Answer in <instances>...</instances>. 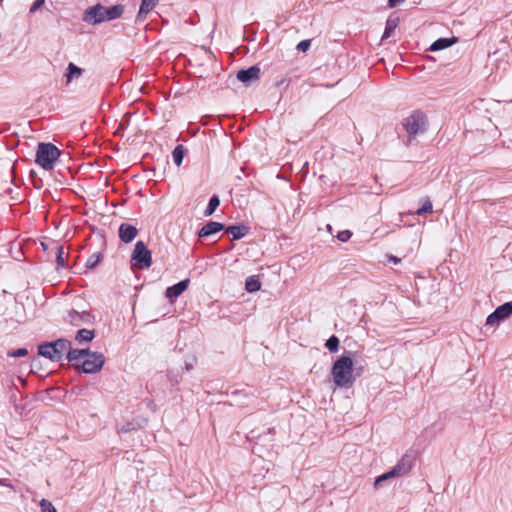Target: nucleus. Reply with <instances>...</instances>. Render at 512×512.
I'll list each match as a JSON object with an SVG mask.
<instances>
[{
	"mask_svg": "<svg viewBox=\"0 0 512 512\" xmlns=\"http://www.w3.org/2000/svg\"><path fill=\"white\" fill-rule=\"evenodd\" d=\"M67 359L75 368L84 373H96L105 363V357L100 352H91L88 349H74L68 352Z\"/></svg>",
	"mask_w": 512,
	"mask_h": 512,
	"instance_id": "obj_1",
	"label": "nucleus"
},
{
	"mask_svg": "<svg viewBox=\"0 0 512 512\" xmlns=\"http://www.w3.org/2000/svg\"><path fill=\"white\" fill-rule=\"evenodd\" d=\"M331 376L335 387L351 388L356 380L352 358L349 355L340 356L332 365Z\"/></svg>",
	"mask_w": 512,
	"mask_h": 512,
	"instance_id": "obj_2",
	"label": "nucleus"
},
{
	"mask_svg": "<svg viewBox=\"0 0 512 512\" xmlns=\"http://www.w3.org/2000/svg\"><path fill=\"white\" fill-rule=\"evenodd\" d=\"M124 12V6L117 4L111 7H104L101 4H96L89 7L83 14V21L97 25L105 21H111L119 18Z\"/></svg>",
	"mask_w": 512,
	"mask_h": 512,
	"instance_id": "obj_3",
	"label": "nucleus"
},
{
	"mask_svg": "<svg viewBox=\"0 0 512 512\" xmlns=\"http://www.w3.org/2000/svg\"><path fill=\"white\" fill-rule=\"evenodd\" d=\"M72 350L70 341L58 339L54 342L44 343L38 347L39 355L50 359L51 361H60L64 354Z\"/></svg>",
	"mask_w": 512,
	"mask_h": 512,
	"instance_id": "obj_4",
	"label": "nucleus"
},
{
	"mask_svg": "<svg viewBox=\"0 0 512 512\" xmlns=\"http://www.w3.org/2000/svg\"><path fill=\"white\" fill-rule=\"evenodd\" d=\"M60 156L59 149L51 143H40L36 153V163L46 170L53 168Z\"/></svg>",
	"mask_w": 512,
	"mask_h": 512,
	"instance_id": "obj_5",
	"label": "nucleus"
},
{
	"mask_svg": "<svg viewBox=\"0 0 512 512\" xmlns=\"http://www.w3.org/2000/svg\"><path fill=\"white\" fill-rule=\"evenodd\" d=\"M132 267L148 269L152 265V254L143 241H137L130 259Z\"/></svg>",
	"mask_w": 512,
	"mask_h": 512,
	"instance_id": "obj_6",
	"label": "nucleus"
},
{
	"mask_svg": "<svg viewBox=\"0 0 512 512\" xmlns=\"http://www.w3.org/2000/svg\"><path fill=\"white\" fill-rule=\"evenodd\" d=\"M427 119L421 111H413L403 122V128L409 137L424 133L426 130Z\"/></svg>",
	"mask_w": 512,
	"mask_h": 512,
	"instance_id": "obj_7",
	"label": "nucleus"
},
{
	"mask_svg": "<svg viewBox=\"0 0 512 512\" xmlns=\"http://www.w3.org/2000/svg\"><path fill=\"white\" fill-rule=\"evenodd\" d=\"M512 314V303L506 302L498 306L486 319V325H498Z\"/></svg>",
	"mask_w": 512,
	"mask_h": 512,
	"instance_id": "obj_8",
	"label": "nucleus"
},
{
	"mask_svg": "<svg viewBox=\"0 0 512 512\" xmlns=\"http://www.w3.org/2000/svg\"><path fill=\"white\" fill-rule=\"evenodd\" d=\"M94 320V317L88 311L78 312L76 310H70L67 314L66 321L73 326H81L83 324H90Z\"/></svg>",
	"mask_w": 512,
	"mask_h": 512,
	"instance_id": "obj_9",
	"label": "nucleus"
},
{
	"mask_svg": "<svg viewBox=\"0 0 512 512\" xmlns=\"http://www.w3.org/2000/svg\"><path fill=\"white\" fill-rule=\"evenodd\" d=\"M414 465V458L409 454H405L401 457V459L397 462V464L392 468V473L397 476V478L402 477L408 474Z\"/></svg>",
	"mask_w": 512,
	"mask_h": 512,
	"instance_id": "obj_10",
	"label": "nucleus"
},
{
	"mask_svg": "<svg viewBox=\"0 0 512 512\" xmlns=\"http://www.w3.org/2000/svg\"><path fill=\"white\" fill-rule=\"evenodd\" d=\"M260 73V68L254 65L248 69L239 70L237 72V79L245 85H250L259 80Z\"/></svg>",
	"mask_w": 512,
	"mask_h": 512,
	"instance_id": "obj_11",
	"label": "nucleus"
},
{
	"mask_svg": "<svg viewBox=\"0 0 512 512\" xmlns=\"http://www.w3.org/2000/svg\"><path fill=\"white\" fill-rule=\"evenodd\" d=\"M119 238L124 243L132 242L138 235V230L135 226L129 223H122L119 227Z\"/></svg>",
	"mask_w": 512,
	"mask_h": 512,
	"instance_id": "obj_12",
	"label": "nucleus"
},
{
	"mask_svg": "<svg viewBox=\"0 0 512 512\" xmlns=\"http://www.w3.org/2000/svg\"><path fill=\"white\" fill-rule=\"evenodd\" d=\"M189 283L190 280L185 279L171 287H168L166 290V297L169 298L171 301L177 298L188 288Z\"/></svg>",
	"mask_w": 512,
	"mask_h": 512,
	"instance_id": "obj_13",
	"label": "nucleus"
},
{
	"mask_svg": "<svg viewBox=\"0 0 512 512\" xmlns=\"http://www.w3.org/2000/svg\"><path fill=\"white\" fill-rule=\"evenodd\" d=\"M223 228V224L219 222L210 221L200 229L198 236L200 238L209 237L213 234L220 232Z\"/></svg>",
	"mask_w": 512,
	"mask_h": 512,
	"instance_id": "obj_14",
	"label": "nucleus"
},
{
	"mask_svg": "<svg viewBox=\"0 0 512 512\" xmlns=\"http://www.w3.org/2000/svg\"><path fill=\"white\" fill-rule=\"evenodd\" d=\"M249 231V228L245 225H232L226 228V233L232 237V240H238L243 238Z\"/></svg>",
	"mask_w": 512,
	"mask_h": 512,
	"instance_id": "obj_15",
	"label": "nucleus"
},
{
	"mask_svg": "<svg viewBox=\"0 0 512 512\" xmlns=\"http://www.w3.org/2000/svg\"><path fill=\"white\" fill-rule=\"evenodd\" d=\"M83 70L75 65L74 63H69L67 66V70L65 73L66 85H69L72 80L78 79L82 76Z\"/></svg>",
	"mask_w": 512,
	"mask_h": 512,
	"instance_id": "obj_16",
	"label": "nucleus"
},
{
	"mask_svg": "<svg viewBox=\"0 0 512 512\" xmlns=\"http://www.w3.org/2000/svg\"><path fill=\"white\" fill-rule=\"evenodd\" d=\"M457 42L456 37L452 38H439L430 47L431 51H439L448 48Z\"/></svg>",
	"mask_w": 512,
	"mask_h": 512,
	"instance_id": "obj_17",
	"label": "nucleus"
},
{
	"mask_svg": "<svg viewBox=\"0 0 512 512\" xmlns=\"http://www.w3.org/2000/svg\"><path fill=\"white\" fill-rule=\"evenodd\" d=\"M94 336L95 334L93 330L80 329L77 331L75 339L79 343L90 342L93 340Z\"/></svg>",
	"mask_w": 512,
	"mask_h": 512,
	"instance_id": "obj_18",
	"label": "nucleus"
},
{
	"mask_svg": "<svg viewBox=\"0 0 512 512\" xmlns=\"http://www.w3.org/2000/svg\"><path fill=\"white\" fill-rule=\"evenodd\" d=\"M68 257V252L64 250L63 246L58 245L56 247V264L57 269L63 268L65 266L66 259Z\"/></svg>",
	"mask_w": 512,
	"mask_h": 512,
	"instance_id": "obj_19",
	"label": "nucleus"
},
{
	"mask_svg": "<svg viewBox=\"0 0 512 512\" xmlns=\"http://www.w3.org/2000/svg\"><path fill=\"white\" fill-rule=\"evenodd\" d=\"M261 288V283L256 276H250L246 279L245 289L250 292H257Z\"/></svg>",
	"mask_w": 512,
	"mask_h": 512,
	"instance_id": "obj_20",
	"label": "nucleus"
},
{
	"mask_svg": "<svg viewBox=\"0 0 512 512\" xmlns=\"http://www.w3.org/2000/svg\"><path fill=\"white\" fill-rule=\"evenodd\" d=\"M185 153L186 149L183 145H177L172 151L173 161L178 167L182 164Z\"/></svg>",
	"mask_w": 512,
	"mask_h": 512,
	"instance_id": "obj_21",
	"label": "nucleus"
},
{
	"mask_svg": "<svg viewBox=\"0 0 512 512\" xmlns=\"http://www.w3.org/2000/svg\"><path fill=\"white\" fill-rule=\"evenodd\" d=\"M159 0H142L139 16L148 14L158 3Z\"/></svg>",
	"mask_w": 512,
	"mask_h": 512,
	"instance_id": "obj_22",
	"label": "nucleus"
},
{
	"mask_svg": "<svg viewBox=\"0 0 512 512\" xmlns=\"http://www.w3.org/2000/svg\"><path fill=\"white\" fill-rule=\"evenodd\" d=\"M220 204L219 197L214 195L210 198L207 208L204 211L205 216L212 215Z\"/></svg>",
	"mask_w": 512,
	"mask_h": 512,
	"instance_id": "obj_23",
	"label": "nucleus"
},
{
	"mask_svg": "<svg viewBox=\"0 0 512 512\" xmlns=\"http://www.w3.org/2000/svg\"><path fill=\"white\" fill-rule=\"evenodd\" d=\"M397 478L394 473H392V469L387 471L386 473H383L382 475L378 476L375 479L374 486L375 488H380L382 486V483L385 481H388L390 479Z\"/></svg>",
	"mask_w": 512,
	"mask_h": 512,
	"instance_id": "obj_24",
	"label": "nucleus"
},
{
	"mask_svg": "<svg viewBox=\"0 0 512 512\" xmlns=\"http://www.w3.org/2000/svg\"><path fill=\"white\" fill-rule=\"evenodd\" d=\"M396 26H397V23L395 20L388 19L386 22L384 34L382 36V40L385 38H389L392 35V33L394 32Z\"/></svg>",
	"mask_w": 512,
	"mask_h": 512,
	"instance_id": "obj_25",
	"label": "nucleus"
},
{
	"mask_svg": "<svg viewBox=\"0 0 512 512\" xmlns=\"http://www.w3.org/2000/svg\"><path fill=\"white\" fill-rule=\"evenodd\" d=\"M326 348L330 352H336L339 347V339L335 335L331 336L325 343Z\"/></svg>",
	"mask_w": 512,
	"mask_h": 512,
	"instance_id": "obj_26",
	"label": "nucleus"
},
{
	"mask_svg": "<svg viewBox=\"0 0 512 512\" xmlns=\"http://www.w3.org/2000/svg\"><path fill=\"white\" fill-rule=\"evenodd\" d=\"M40 510L41 512H57L55 506L47 499L40 501Z\"/></svg>",
	"mask_w": 512,
	"mask_h": 512,
	"instance_id": "obj_27",
	"label": "nucleus"
},
{
	"mask_svg": "<svg viewBox=\"0 0 512 512\" xmlns=\"http://www.w3.org/2000/svg\"><path fill=\"white\" fill-rule=\"evenodd\" d=\"M432 203L429 199H426L423 203V205L416 210L415 214L417 215H423L424 213H428L432 211Z\"/></svg>",
	"mask_w": 512,
	"mask_h": 512,
	"instance_id": "obj_28",
	"label": "nucleus"
},
{
	"mask_svg": "<svg viewBox=\"0 0 512 512\" xmlns=\"http://www.w3.org/2000/svg\"><path fill=\"white\" fill-rule=\"evenodd\" d=\"M101 255L100 254H93L90 256L86 262V267L89 269L95 268L98 263L100 262Z\"/></svg>",
	"mask_w": 512,
	"mask_h": 512,
	"instance_id": "obj_29",
	"label": "nucleus"
},
{
	"mask_svg": "<svg viewBox=\"0 0 512 512\" xmlns=\"http://www.w3.org/2000/svg\"><path fill=\"white\" fill-rule=\"evenodd\" d=\"M28 354V350L26 348H19L16 350H9L7 352V356L9 357H24Z\"/></svg>",
	"mask_w": 512,
	"mask_h": 512,
	"instance_id": "obj_30",
	"label": "nucleus"
},
{
	"mask_svg": "<svg viewBox=\"0 0 512 512\" xmlns=\"http://www.w3.org/2000/svg\"><path fill=\"white\" fill-rule=\"evenodd\" d=\"M351 236L352 232L350 230H343L337 234V238L341 242H347L351 238Z\"/></svg>",
	"mask_w": 512,
	"mask_h": 512,
	"instance_id": "obj_31",
	"label": "nucleus"
},
{
	"mask_svg": "<svg viewBox=\"0 0 512 512\" xmlns=\"http://www.w3.org/2000/svg\"><path fill=\"white\" fill-rule=\"evenodd\" d=\"M310 46H311V40L306 39V40H302L298 43L297 49L299 51L305 52L310 48Z\"/></svg>",
	"mask_w": 512,
	"mask_h": 512,
	"instance_id": "obj_32",
	"label": "nucleus"
},
{
	"mask_svg": "<svg viewBox=\"0 0 512 512\" xmlns=\"http://www.w3.org/2000/svg\"><path fill=\"white\" fill-rule=\"evenodd\" d=\"M45 0H35L30 7V13L36 12L43 4Z\"/></svg>",
	"mask_w": 512,
	"mask_h": 512,
	"instance_id": "obj_33",
	"label": "nucleus"
},
{
	"mask_svg": "<svg viewBox=\"0 0 512 512\" xmlns=\"http://www.w3.org/2000/svg\"><path fill=\"white\" fill-rule=\"evenodd\" d=\"M389 2V6L390 7H396L397 5H399L401 2H403V0H388Z\"/></svg>",
	"mask_w": 512,
	"mask_h": 512,
	"instance_id": "obj_34",
	"label": "nucleus"
},
{
	"mask_svg": "<svg viewBox=\"0 0 512 512\" xmlns=\"http://www.w3.org/2000/svg\"><path fill=\"white\" fill-rule=\"evenodd\" d=\"M390 260H391L393 263H395V264H397V263H399V262H400V259H399V258H397V257H395V256H391V257H390Z\"/></svg>",
	"mask_w": 512,
	"mask_h": 512,
	"instance_id": "obj_35",
	"label": "nucleus"
},
{
	"mask_svg": "<svg viewBox=\"0 0 512 512\" xmlns=\"http://www.w3.org/2000/svg\"><path fill=\"white\" fill-rule=\"evenodd\" d=\"M128 430H129V428H124L123 427V428L120 429V432H127Z\"/></svg>",
	"mask_w": 512,
	"mask_h": 512,
	"instance_id": "obj_36",
	"label": "nucleus"
},
{
	"mask_svg": "<svg viewBox=\"0 0 512 512\" xmlns=\"http://www.w3.org/2000/svg\"><path fill=\"white\" fill-rule=\"evenodd\" d=\"M41 245H42L44 250H47V245L45 243L42 242Z\"/></svg>",
	"mask_w": 512,
	"mask_h": 512,
	"instance_id": "obj_37",
	"label": "nucleus"
},
{
	"mask_svg": "<svg viewBox=\"0 0 512 512\" xmlns=\"http://www.w3.org/2000/svg\"><path fill=\"white\" fill-rule=\"evenodd\" d=\"M191 367V364H187V369H190Z\"/></svg>",
	"mask_w": 512,
	"mask_h": 512,
	"instance_id": "obj_38",
	"label": "nucleus"
},
{
	"mask_svg": "<svg viewBox=\"0 0 512 512\" xmlns=\"http://www.w3.org/2000/svg\"><path fill=\"white\" fill-rule=\"evenodd\" d=\"M191 367V364H187V369H190Z\"/></svg>",
	"mask_w": 512,
	"mask_h": 512,
	"instance_id": "obj_39",
	"label": "nucleus"
},
{
	"mask_svg": "<svg viewBox=\"0 0 512 512\" xmlns=\"http://www.w3.org/2000/svg\"><path fill=\"white\" fill-rule=\"evenodd\" d=\"M2 2V0H0V3Z\"/></svg>",
	"mask_w": 512,
	"mask_h": 512,
	"instance_id": "obj_40",
	"label": "nucleus"
}]
</instances>
